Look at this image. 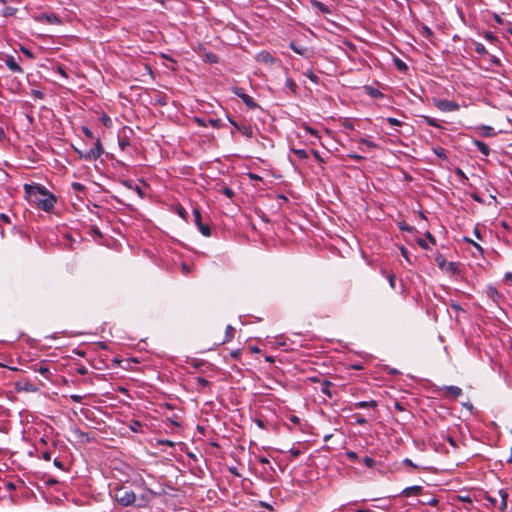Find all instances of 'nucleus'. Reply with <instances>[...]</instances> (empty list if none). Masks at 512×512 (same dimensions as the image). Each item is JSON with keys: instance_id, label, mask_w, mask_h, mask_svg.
I'll return each mask as SVG.
<instances>
[{"instance_id": "nucleus-1", "label": "nucleus", "mask_w": 512, "mask_h": 512, "mask_svg": "<svg viewBox=\"0 0 512 512\" xmlns=\"http://www.w3.org/2000/svg\"><path fill=\"white\" fill-rule=\"evenodd\" d=\"M29 189V193L36 196V203L38 208L45 212H50L53 210L56 203V198L53 194L49 193L42 186L30 187Z\"/></svg>"}, {"instance_id": "nucleus-2", "label": "nucleus", "mask_w": 512, "mask_h": 512, "mask_svg": "<svg viewBox=\"0 0 512 512\" xmlns=\"http://www.w3.org/2000/svg\"><path fill=\"white\" fill-rule=\"evenodd\" d=\"M114 499L122 507H128L135 503L137 497L133 490L120 486L114 490Z\"/></svg>"}, {"instance_id": "nucleus-3", "label": "nucleus", "mask_w": 512, "mask_h": 512, "mask_svg": "<svg viewBox=\"0 0 512 512\" xmlns=\"http://www.w3.org/2000/svg\"><path fill=\"white\" fill-rule=\"evenodd\" d=\"M103 153L104 149L101 144V141L100 139H96L94 147L89 149L88 151H85V155H82V159L87 161H95L98 158H100Z\"/></svg>"}, {"instance_id": "nucleus-4", "label": "nucleus", "mask_w": 512, "mask_h": 512, "mask_svg": "<svg viewBox=\"0 0 512 512\" xmlns=\"http://www.w3.org/2000/svg\"><path fill=\"white\" fill-rule=\"evenodd\" d=\"M232 92L238 96L249 109L253 110L259 108V105L255 102V100L246 94L243 88L233 87Z\"/></svg>"}, {"instance_id": "nucleus-5", "label": "nucleus", "mask_w": 512, "mask_h": 512, "mask_svg": "<svg viewBox=\"0 0 512 512\" xmlns=\"http://www.w3.org/2000/svg\"><path fill=\"white\" fill-rule=\"evenodd\" d=\"M440 396L450 400H456L462 395V389L458 386H443L439 389Z\"/></svg>"}, {"instance_id": "nucleus-6", "label": "nucleus", "mask_w": 512, "mask_h": 512, "mask_svg": "<svg viewBox=\"0 0 512 512\" xmlns=\"http://www.w3.org/2000/svg\"><path fill=\"white\" fill-rule=\"evenodd\" d=\"M193 217L194 223L197 226L198 230L201 232V234L205 237H209L211 235L210 226L202 223L201 212L198 208L193 209Z\"/></svg>"}, {"instance_id": "nucleus-7", "label": "nucleus", "mask_w": 512, "mask_h": 512, "mask_svg": "<svg viewBox=\"0 0 512 512\" xmlns=\"http://www.w3.org/2000/svg\"><path fill=\"white\" fill-rule=\"evenodd\" d=\"M35 20L40 23H47L53 25H61L62 19L55 13H41L35 16Z\"/></svg>"}, {"instance_id": "nucleus-8", "label": "nucleus", "mask_w": 512, "mask_h": 512, "mask_svg": "<svg viewBox=\"0 0 512 512\" xmlns=\"http://www.w3.org/2000/svg\"><path fill=\"white\" fill-rule=\"evenodd\" d=\"M436 107L444 112L456 111L459 109V105L450 100L440 99L435 102Z\"/></svg>"}, {"instance_id": "nucleus-9", "label": "nucleus", "mask_w": 512, "mask_h": 512, "mask_svg": "<svg viewBox=\"0 0 512 512\" xmlns=\"http://www.w3.org/2000/svg\"><path fill=\"white\" fill-rule=\"evenodd\" d=\"M256 61L259 63H263L266 65H274L277 62V59L268 51L259 52L256 57Z\"/></svg>"}, {"instance_id": "nucleus-10", "label": "nucleus", "mask_w": 512, "mask_h": 512, "mask_svg": "<svg viewBox=\"0 0 512 512\" xmlns=\"http://www.w3.org/2000/svg\"><path fill=\"white\" fill-rule=\"evenodd\" d=\"M4 62L11 72L18 74H22L24 72L22 67L18 64V62L12 55H7L4 59Z\"/></svg>"}, {"instance_id": "nucleus-11", "label": "nucleus", "mask_w": 512, "mask_h": 512, "mask_svg": "<svg viewBox=\"0 0 512 512\" xmlns=\"http://www.w3.org/2000/svg\"><path fill=\"white\" fill-rule=\"evenodd\" d=\"M364 91L368 96L374 99H382L384 97V94L380 90L369 85L364 87Z\"/></svg>"}, {"instance_id": "nucleus-12", "label": "nucleus", "mask_w": 512, "mask_h": 512, "mask_svg": "<svg viewBox=\"0 0 512 512\" xmlns=\"http://www.w3.org/2000/svg\"><path fill=\"white\" fill-rule=\"evenodd\" d=\"M155 496H156V493H155L153 490H151V489H147V490H146V493H145V494H143V495H141L140 500H141L142 502L138 504V507H144V506H146V505L151 501V499H152L153 497H155Z\"/></svg>"}, {"instance_id": "nucleus-13", "label": "nucleus", "mask_w": 512, "mask_h": 512, "mask_svg": "<svg viewBox=\"0 0 512 512\" xmlns=\"http://www.w3.org/2000/svg\"><path fill=\"white\" fill-rule=\"evenodd\" d=\"M473 144L482 155L488 156L490 154V148L486 143L480 140H474Z\"/></svg>"}, {"instance_id": "nucleus-14", "label": "nucleus", "mask_w": 512, "mask_h": 512, "mask_svg": "<svg viewBox=\"0 0 512 512\" xmlns=\"http://www.w3.org/2000/svg\"><path fill=\"white\" fill-rule=\"evenodd\" d=\"M377 401L370 400V401H359L353 404L354 408H375L377 407Z\"/></svg>"}, {"instance_id": "nucleus-15", "label": "nucleus", "mask_w": 512, "mask_h": 512, "mask_svg": "<svg viewBox=\"0 0 512 512\" xmlns=\"http://www.w3.org/2000/svg\"><path fill=\"white\" fill-rule=\"evenodd\" d=\"M195 381V385H196V389L200 392V391H203L204 389H206L207 387L210 386V383L208 380H206L205 378L203 377H196L194 379Z\"/></svg>"}, {"instance_id": "nucleus-16", "label": "nucleus", "mask_w": 512, "mask_h": 512, "mask_svg": "<svg viewBox=\"0 0 512 512\" xmlns=\"http://www.w3.org/2000/svg\"><path fill=\"white\" fill-rule=\"evenodd\" d=\"M331 386H332V383L326 379L323 380L320 384V391L323 394H325L326 396H328L329 398L332 397Z\"/></svg>"}, {"instance_id": "nucleus-17", "label": "nucleus", "mask_w": 512, "mask_h": 512, "mask_svg": "<svg viewBox=\"0 0 512 512\" xmlns=\"http://www.w3.org/2000/svg\"><path fill=\"white\" fill-rule=\"evenodd\" d=\"M421 491H422L421 486H411V487L405 488L402 493L404 496L409 497L411 495H418L421 493Z\"/></svg>"}, {"instance_id": "nucleus-18", "label": "nucleus", "mask_w": 512, "mask_h": 512, "mask_svg": "<svg viewBox=\"0 0 512 512\" xmlns=\"http://www.w3.org/2000/svg\"><path fill=\"white\" fill-rule=\"evenodd\" d=\"M499 495L501 497V503L499 505V510L505 511L507 509L508 493L505 490L501 489V490H499Z\"/></svg>"}, {"instance_id": "nucleus-19", "label": "nucleus", "mask_w": 512, "mask_h": 512, "mask_svg": "<svg viewBox=\"0 0 512 512\" xmlns=\"http://www.w3.org/2000/svg\"><path fill=\"white\" fill-rule=\"evenodd\" d=\"M238 131L241 132L242 135H244L248 139L253 137V129L249 125H241L240 127H238Z\"/></svg>"}, {"instance_id": "nucleus-20", "label": "nucleus", "mask_w": 512, "mask_h": 512, "mask_svg": "<svg viewBox=\"0 0 512 512\" xmlns=\"http://www.w3.org/2000/svg\"><path fill=\"white\" fill-rule=\"evenodd\" d=\"M289 47L297 54L299 55H305L307 53V48L304 46H298L294 42H291Z\"/></svg>"}, {"instance_id": "nucleus-21", "label": "nucleus", "mask_w": 512, "mask_h": 512, "mask_svg": "<svg viewBox=\"0 0 512 512\" xmlns=\"http://www.w3.org/2000/svg\"><path fill=\"white\" fill-rule=\"evenodd\" d=\"M301 128L304 129L307 133L311 134L312 136H314L315 138L317 139H320V134L318 132V130L312 128L311 126H309L308 124L306 123H303L301 125Z\"/></svg>"}, {"instance_id": "nucleus-22", "label": "nucleus", "mask_w": 512, "mask_h": 512, "mask_svg": "<svg viewBox=\"0 0 512 512\" xmlns=\"http://www.w3.org/2000/svg\"><path fill=\"white\" fill-rule=\"evenodd\" d=\"M285 85L293 94H296L297 84L292 78L288 77L285 81Z\"/></svg>"}, {"instance_id": "nucleus-23", "label": "nucleus", "mask_w": 512, "mask_h": 512, "mask_svg": "<svg viewBox=\"0 0 512 512\" xmlns=\"http://www.w3.org/2000/svg\"><path fill=\"white\" fill-rule=\"evenodd\" d=\"M394 64L401 72H406L408 70L407 64L399 58H394Z\"/></svg>"}, {"instance_id": "nucleus-24", "label": "nucleus", "mask_w": 512, "mask_h": 512, "mask_svg": "<svg viewBox=\"0 0 512 512\" xmlns=\"http://www.w3.org/2000/svg\"><path fill=\"white\" fill-rule=\"evenodd\" d=\"M474 49H475L476 53L479 55L487 54V50H486L485 46L480 42H474Z\"/></svg>"}, {"instance_id": "nucleus-25", "label": "nucleus", "mask_w": 512, "mask_h": 512, "mask_svg": "<svg viewBox=\"0 0 512 512\" xmlns=\"http://www.w3.org/2000/svg\"><path fill=\"white\" fill-rule=\"evenodd\" d=\"M447 272H450V273H458L459 271V267H458V263L456 262H449L447 263L446 267L444 268Z\"/></svg>"}, {"instance_id": "nucleus-26", "label": "nucleus", "mask_w": 512, "mask_h": 512, "mask_svg": "<svg viewBox=\"0 0 512 512\" xmlns=\"http://www.w3.org/2000/svg\"><path fill=\"white\" fill-rule=\"evenodd\" d=\"M292 151L299 159L308 158V152L305 149H293Z\"/></svg>"}, {"instance_id": "nucleus-27", "label": "nucleus", "mask_w": 512, "mask_h": 512, "mask_svg": "<svg viewBox=\"0 0 512 512\" xmlns=\"http://www.w3.org/2000/svg\"><path fill=\"white\" fill-rule=\"evenodd\" d=\"M304 75H305L308 79H310L313 83L318 84V82H319V77H318L316 74H314V72H313L312 70H307V71L304 73Z\"/></svg>"}, {"instance_id": "nucleus-28", "label": "nucleus", "mask_w": 512, "mask_h": 512, "mask_svg": "<svg viewBox=\"0 0 512 512\" xmlns=\"http://www.w3.org/2000/svg\"><path fill=\"white\" fill-rule=\"evenodd\" d=\"M421 503L423 505L436 506L438 504V499L436 497H429L425 500H422Z\"/></svg>"}, {"instance_id": "nucleus-29", "label": "nucleus", "mask_w": 512, "mask_h": 512, "mask_svg": "<svg viewBox=\"0 0 512 512\" xmlns=\"http://www.w3.org/2000/svg\"><path fill=\"white\" fill-rule=\"evenodd\" d=\"M234 331H235V329L231 325H228L226 327V339H225V342L226 341H230L234 337Z\"/></svg>"}, {"instance_id": "nucleus-30", "label": "nucleus", "mask_w": 512, "mask_h": 512, "mask_svg": "<svg viewBox=\"0 0 512 512\" xmlns=\"http://www.w3.org/2000/svg\"><path fill=\"white\" fill-rule=\"evenodd\" d=\"M71 187H72V189L74 191L79 192V193L85 191V186L83 184H81V183H78V182H73L71 184Z\"/></svg>"}, {"instance_id": "nucleus-31", "label": "nucleus", "mask_w": 512, "mask_h": 512, "mask_svg": "<svg viewBox=\"0 0 512 512\" xmlns=\"http://www.w3.org/2000/svg\"><path fill=\"white\" fill-rule=\"evenodd\" d=\"M363 463H364L367 467L372 468V467H374V465H375V460H374L372 457L365 456V457L363 458Z\"/></svg>"}, {"instance_id": "nucleus-32", "label": "nucleus", "mask_w": 512, "mask_h": 512, "mask_svg": "<svg viewBox=\"0 0 512 512\" xmlns=\"http://www.w3.org/2000/svg\"><path fill=\"white\" fill-rule=\"evenodd\" d=\"M20 51H21V52H22L26 57H28V58H30V59H33V58L35 57V56H34V54H33V52H32L30 49H28V48H26V47H24V46H21V47H20Z\"/></svg>"}, {"instance_id": "nucleus-33", "label": "nucleus", "mask_w": 512, "mask_h": 512, "mask_svg": "<svg viewBox=\"0 0 512 512\" xmlns=\"http://www.w3.org/2000/svg\"><path fill=\"white\" fill-rule=\"evenodd\" d=\"M360 143L366 145L369 148H376L377 147L376 143H374L373 141H371L369 139H366V138H361L360 139Z\"/></svg>"}, {"instance_id": "nucleus-34", "label": "nucleus", "mask_w": 512, "mask_h": 512, "mask_svg": "<svg viewBox=\"0 0 512 512\" xmlns=\"http://www.w3.org/2000/svg\"><path fill=\"white\" fill-rule=\"evenodd\" d=\"M424 120H425L426 124L429 126L439 127L438 123L436 122V120L434 118L424 116Z\"/></svg>"}, {"instance_id": "nucleus-35", "label": "nucleus", "mask_w": 512, "mask_h": 512, "mask_svg": "<svg viewBox=\"0 0 512 512\" xmlns=\"http://www.w3.org/2000/svg\"><path fill=\"white\" fill-rule=\"evenodd\" d=\"M485 39L491 43H494L497 41V37L492 33V32H485V35H484Z\"/></svg>"}, {"instance_id": "nucleus-36", "label": "nucleus", "mask_w": 512, "mask_h": 512, "mask_svg": "<svg viewBox=\"0 0 512 512\" xmlns=\"http://www.w3.org/2000/svg\"><path fill=\"white\" fill-rule=\"evenodd\" d=\"M176 210H177V214H178L182 219H184V220H186V219H187V212H186V210H185V208H184V207H182V206H178V207L176 208Z\"/></svg>"}, {"instance_id": "nucleus-37", "label": "nucleus", "mask_w": 512, "mask_h": 512, "mask_svg": "<svg viewBox=\"0 0 512 512\" xmlns=\"http://www.w3.org/2000/svg\"><path fill=\"white\" fill-rule=\"evenodd\" d=\"M465 240L472 244L473 247L480 253V254H483V248L476 242H474L473 240L469 239V238H465Z\"/></svg>"}, {"instance_id": "nucleus-38", "label": "nucleus", "mask_w": 512, "mask_h": 512, "mask_svg": "<svg viewBox=\"0 0 512 512\" xmlns=\"http://www.w3.org/2000/svg\"><path fill=\"white\" fill-rule=\"evenodd\" d=\"M17 11L14 7H6L3 11L4 16H12Z\"/></svg>"}, {"instance_id": "nucleus-39", "label": "nucleus", "mask_w": 512, "mask_h": 512, "mask_svg": "<svg viewBox=\"0 0 512 512\" xmlns=\"http://www.w3.org/2000/svg\"><path fill=\"white\" fill-rule=\"evenodd\" d=\"M387 122L392 126H401L402 122L396 118L388 117Z\"/></svg>"}, {"instance_id": "nucleus-40", "label": "nucleus", "mask_w": 512, "mask_h": 512, "mask_svg": "<svg viewBox=\"0 0 512 512\" xmlns=\"http://www.w3.org/2000/svg\"><path fill=\"white\" fill-rule=\"evenodd\" d=\"M222 193L228 198H232L234 196L233 190L229 187H224L222 189Z\"/></svg>"}, {"instance_id": "nucleus-41", "label": "nucleus", "mask_w": 512, "mask_h": 512, "mask_svg": "<svg viewBox=\"0 0 512 512\" xmlns=\"http://www.w3.org/2000/svg\"><path fill=\"white\" fill-rule=\"evenodd\" d=\"M82 131L87 138L94 139L93 132L88 127H82Z\"/></svg>"}, {"instance_id": "nucleus-42", "label": "nucleus", "mask_w": 512, "mask_h": 512, "mask_svg": "<svg viewBox=\"0 0 512 512\" xmlns=\"http://www.w3.org/2000/svg\"><path fill=\"white\" fill-rule=\"evenodd\" d=\"M70 399L73 402L81 403L83 401V399H84V396L78 395V394H72V395H70Z\"/></svg>"}, {"instance_id": "nucleus-43", "label": "nucleus", "mask_w": 512, "mask_h": 512, "mask_svg": "<svg viewBox=\"0 0 512 512\" xmlns=\"http://www.w3.org/2000/svg\"><path fill=\"white\" fill-rule=\"evenodd\" d=\"M53 464L55 467H57L58 469L60 470H65V466H64V463L59 460L58 458H55L54 461H53Z\"/></svg>"}, {"instance_id": "nucleus-44", "label": "nucleus", "mask_w": 512, "mask_h": 512, "mask_svg": "<svg viewBox=\"0 0 512 512\" xmlns=\"http://www.w3.org/2000/svg\"><path fill=\"white\" fill-rule=\"evenodd\" d=\"M311 153L318 162L325 163V160L321 157L320 153L317 150H311Z\"/></svg>"}, {"instance_id": "nucleus-45", "label": "nucleus", "mask_w": 512, "mask_h": 512, "mask_svg": "<svg viewBox=\"0 0 512 512\" xmlns=\"http://www.w3.org/2000/svg\"><path fill=\"white\" fill-rule=\"evenodd\" d=\"M346 455H347V458H348L349 460H351V461H356V460L358 459V455H357V453H356V452H354V451H348V452L346 453Z\"/></svg>"}, {"instance_id": "nucleus-46", "label": "nucleus", "mask_w": 512, "mask_h": 512, "mask_svg": "<svg viewBox=\"0 0 512 512\" xmlns=\"http://www.w3.org/2000/svg\"><path fill=\"white\" fill-rule=\"evenodd\" d=\"M436 261H437L439 267L442 269H444V267H446V265H447L445 259L442 256L437 257Z\"/></svg>"}, {"instance_id": "nucleus-47", "label": "nucleus", "mask_w": 512, "mask_h": 512, "mask_svg": "<svg viewBox=\"0 0 512 512\" xmlns=\"http://www.w3.org/2000/svg\"><path fill=\"white\" fill-rule=\"evenodd\" d=\"M247 175H248L249 179H251L253 181H262V177L255 173L249 172Z\"/></svg>"}, {"instance_id": "nucleus-48", "label": "nucleus", "mask_w": 512, "mask_h": 512, "mask_svg": "<svg viewBox=\"0 0 512 512\" xmlns=\"http://www.w3.org/2000/svg\"><path fill=\"white\" fill-rule=\"evenodd\" d=\"M417 243H418V245H419L422 249H425V250L429 249V246H428L427 242H426L424 239H418V240H417Z\"/></svg>"}, {"instance_id": "nucleus-49", "label": "nucleus", "mask_w": 512, "mask_h": 512, "mask_svg": "<svg viewBox=\"0 0 512 512\" xmlns=\"http://www.w3.org/2000/svg\"><path fill=\"white\" fill-rule=\"evenodd\" d=\"M434 152H435V154H436L437 156H439V157H443V158H445V157H446L445 152H444V149H443V148H441V147H438V148L434 149Z\"/></svg>"}, {"instance_id": "nucleus-50", "label": "nucleus", "mask_w": 512, "mask_h": 512, "mask_svg": "<svg viewBox=\"0 0 512 512\" xmlns=\"http://www.w3.org/2000/svg\"><path fill=\"white\" fill-rule=\"evenodd\" d=\"M209 123L214 128H219L220 127V119H210Z\"/></svg>"}, {"instance_id": "nucleus-51", "label": "nucleus", "mask_w": 512, "mask_h": 512, "mask_svg": "<svg viewBox=\"0 0 512 512\" xmlns=\"http://www.w3.org/2000/svg\"><path fill=\"white\" fill-rule=\"evenodd\" d=\"M207 59L210 63H216L218 61L217 56L212 53L207 54Z\"/></svg>"}, {"instance_id": "nucleus-52", "label": "nucleus", "mask_w": 512, "mask_h": 512, "mask_svg": "<svg viewBox=\"0 0 512 512\" xmlns=\"http://www.w3.org/2000/svg\"><path fill=\"white\" fill-rule=\"evenodd\" d=\"M119 145L122 150H124L127 146H129V141L127 139H120Z\"/></svg>"}, {"instance_id": "nucleus-53", "label": "nucleus", "mask_w": 512, "mask_h": 512, "mask_svg": "<svg viewBox=\"0 0 512 512\" xmlns=\"http://www.w3.org/2000/svg\"><path fill=\"white\" fill-rule=\"evenodd\" d=\"M388 281L392 289L395 288V276L393 274H390L388 276Z\"/></svg>"}, {"instance_id": "nucleus-54", "label": "nucleus", "mask_w": 512, "mask_h": 512, "mask_svg": "<svg viewBox=\"0 0 512 512\" xmlns=\"http://www.w3.org/2000/svg\"><path fill=\"white\" fill-rule=\"evenodd\" d=\"M290 422L294 425H297L300 423V419L299 417L295 416V415H291L290 418H289Z\"/></svg>"}, {"instance_id": "nucleus-55", "label": "nucleus", "mask_w": 512, "mask_h": 512, "mask_svg": "<svg viewBox=\"0 0 512 512\" xmlns=\"http://www.w3.org/2000/svg\"><path fill=\"white\" fill-rule=\"evenodd\" d=\"M45 461L51 460V453L49 451H44L41 456Z\"/></svg>"}, {"instance_id": "nucleus-56", "label": "nucleus", "mask_w": 512, "mask_h": 512, "mask_svg": "<svg viewBox=\"0 0 512 512\" xmlns=\"http://www.w3.org/2000/svg\"><path fill=\"white\" fill-rule=\"evenodd\" d=\"M157 103H159L161 106H165V105H167L166 97H165V96H160V97L157 99Z\"/></svg>"}, {"instance_id": "nucleus-57", "label": "nucleus", "mask_w": 512, "mask_h": 512, "mask_svg": "<svg viewBox=\"0 0 512 512\" xmlns=\"http://www.w3.org/2000/svg\"><path fill=\"white\" fill-rule=\"evenodd\" d=\"M0 219H1L3 222L7 223V224H9V223H10V218H9V216H8V215H6V214H4V213H0Z\"/></svg>"}, {"instance_id": "nucleus-58", "label": "nucleus", "mask_w": 512, "mask_h": 512, "mask_svg": "<svg viewBox=\"0 0 512 512\" xmlns=\"http://www.w3.org/2000/svg\"><path fill=\"white\" fill-rule=\"evenodd\" d=\"M403 463L407 466H410L412 468H416L417 466L409 459V458H405L403 460Z\"/></svg>"}, {"instance_id": "nucleus-59", "label": "nucleus", "mask_w": 512, "mask_h": 512, "mask_svg": "<svg viewBox=\"0 0 512 512\" xmlns=\"http://www.w3.org/2000/svg\"><path fill=\"white\" fill-rule=\"evenodd\" d=\"M349 158L353 159V160H357V161H360V160H363L364 157L363 156H360L358 154H349L348 155Z\"/></svg>"}, {"instance_id": "nucleus-60", "label": "nucleus", "mask_w": 512, "mask_h": 512, "mask_svg": "<svg viewBox=\"0 0 512 512\" xmlns=\"http://www.w3.org/2000/svg\"><path fill=\"white\" fill-rule=\"evenodd\" d=\"M486 500L491 504V505H496L497 503V499L496 498H493L491 496H486Z\"/></svg>"}, {"instance_id": "nucleus-61", "label": "nucleus", "mask_w": 512, "mask_h": 512, "mask_svg": "<svg viewBox=\"0 0 512 512\" xmlns=\"http://www.w3.org/2000/svg\"><path fill=\"white\" fill-rule=\"evenodd\" d=\"M493 18L498 24H503V19L498 14L494 13Z\"/></svg>"}, {"instance_id": "nucleus-62", "label": "nucleus", "mask_w": 512, "mask_h": 512, "mask_svg": "<svg viewBox=\"0 0 512 512\" xmlns=\"http://www.w3.org/2000/svg\"><path fill=\"white\" fill-rule=\"evenodd\" d=\"M140 426H141V424L139 422H135L133 425H131V429L134 432H138Z\"/></svg>"}, {"instance_id": "nucleus-63", "label": "nucleus", "mask_w": 512, "mask_h": 512, "mask_svg": "<svg viewBox=\"0 0 512 512\" xmlns=\"http://www.w3.org/2000/svg\"><path fill=\"white\" fill-rule=\"evenodd\" d=\"M255 423L257 424V426L261 429H264L265 428V424H264V421L261 420V419H256Z\"/></svg>"}, {"instance_id": "nucleus-64", "label": "nucleus", "mask_w": 512, "mask_h": 512, "mask_svg": "<svg viewBox=\"0 0 512 512\" xmlns=\"http://www.w3.org/2000/svg\"><path fill=\"white\" fill-rule=\"evenodd\" d=\"M356 423H357V424H359V425H364V424H366V423H367V421H366V419H365V418H363V417H358V418L356 419Z\"/></svg>"}]
</instances>
